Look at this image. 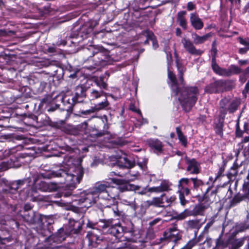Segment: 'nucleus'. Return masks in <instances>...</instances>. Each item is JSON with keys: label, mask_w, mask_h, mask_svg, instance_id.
Instances as JSON below:
<instances>
[{"label": "nucleus", "mask_w": 249, "mask_h": 249, "mask_svg": "<svg viewBox=\"0 0 249 249\" xmlns=\"http://www.w3.org/2000/svg\"><path fill=\"white\" fill-rule=\"evenodd\" d=\"M62 196H71L73 205L79 208H88L98 200L104 203L105 207H108L119 198V190L118 188L110 186L108 182H103L97 183L92 189L81 193L80 196H71L69 192L63 193Z\"/></svg>", "instance_id": "obj_1"}, {"label": "nucleus", "mask_w": 249, "mask_h": 249, "mask_svg": "<svg viewBox=\"0 0 249 249\" xmlns=\"http://www.w3.org/2000/svg\"><path fill=\"white\" fill-rule=\"evenodd\" d=\"M168 76L172 83V90L178 98L182 107L185 111H190L198 99L199 95L198 88L194 86L182 88L179 87L175 75L169 69Z\"/></svg>", "instance_id": "obj_2"}, {"label": "nucleus", "mask_w": 249, "mask_h": 249, "mask_svg": "<svg viewBox=\"0 0 249 249\" xmlns=\"http://www.w3.org/2000/svg\"><path fill=\"white\" fill-rule=\"evenodd\" d=\"M84 171L80 165H67L59 170L53 172V177L59 180L58 183L64 184L70 190L73 189L82 180Z\"/></svg>", "instance_id": "obj_3"}, {"label": "nucleus", "mask_w": 249, "mask_h": 249, "mask_svg": "<svg viewBox=\"0 0 249 249\" xmlns=\"http://www.w3.org/2000/svg\"><path fill=\"white\" fill-rule=\"evenodd\" d=\"M87 92V96L90 101H99L100 99H102V101L95 104L93 107L89 109L82 110L81 111V114L84 115L90 114L95 111L106 109L109 106V104L107 99V93L103 90L91 88L88 89Z\"/></svg>", "instance_id": "obj_4"}, {"label": "nucleus", "mask_w": 249, "mask_h": 249, "mask_svg": "<svg viewBox=\"0 0 249 249\" xmlns=\"http://www.w3.org/2000/svg\"><path fill=\"white\" fill-rule=\"evenodd\" d=\"M102 225H100L103 229L108 228L107 232L117 239H120L124 233L131 232L133 231V224L129 222L127 227L122 226L120 223H114L112 219L101 221Z\"/></svg>", "instance_id": "obj_5"}, {"label": "nucleus", "mask_w": 249, "mask_h": 249, "mask_svg": "<svg viewBox=\"0 0 249 249\" xmlns=\"http://www.w3.org/2000/svg\"><path fill=\"white\" fill-rule=\"evenodd\" d=\"M210 190V187H208L204 195V199L200 204L196 205L192 210L187 209H185L183 212L177 214L176 216V219L178 220H181L188 216L203 215L205 210L209 207L212 202V201L208 198L209 196L208 193Z\"/></svg>", "instance_id": "obj_6"}, {"label": "nucleus", "mask_w": 249, "mask_h": 249, "mask_svg": "<svg viewBox=\"0 0 249 249\" xmlns=\"http://www.w3.org/2000/svg\"><path fill=\"white\" fill-rule=\"evenodd\" d=\"M86 238L89 241V245L93 247H95V244H99L101 242H107L106 249H109L110 246L114 243L113 242L111 241V237L109 235H107L106 237H100L92 231H88Z\"/></svg>", "instance_id": "obj_7"}, {"label": "nucleus", "mask_w": 249, "mask_h": 249, "mask_svg": "<svg viewBox=\"0 0 249 249\" xmlns=\"http://www.w3.org/2000/svg\"><path fill=\"white\" fill-rule=\"evenodd\" d=\"M114 176H122V175L119 173H116L114 171L110 172L108 175V177L111 181L113 183L119 185L118 187H115L116 188H118L119 193L120 192H123L131 189L132 188L130 184L125 182L124 179L112 178Z\"/></svg>", "instance_id": "obj_8"}, {"label": "nucleus", "mask_w": 249, "mask_h": 249, "mask_svg": "<svg viewBox=\"0 0 249 249\" xmlns=\"http://www.w3.org/2000/svg\"><path fill=\"white\" fill-rule=\"evenodd\" d=\"M111 161H115L114 163H113V166H117L120 168H130L134 166L133 162L128 160L125 155L124 156H112L110 158Z\"/></svg>", "instance_id": "obj_9"}, {"label": "nucleus", "mask_w": 249, "mask_h": 249, "mask_svg": "<svg viewBox=\"0 0 249 249\" xmlns=\"http://www.w3.org/2000/svg\"><path fill=\"white\" fill-rule=\"evenodd\" d=\"M103 50V48L99 46H89L87 48V51L91 52L92 56L95 54L98 55L99 60L97 61V63L99 65L103 66L106 65L107 62L108 57L107 55L103 54V53L101 52Z\"/></svg>", "instance_id": "obj_10"}, {"label": "nucleus", "mask_w": 249, "mask_h": 249, "mask_svg": "<svg viewBox=\"0 0 249 249\" xmlns=\"http://www.w3.org/2000/svg\"><path fill=\"white\" fill-rule=\"evenodd\" d=\"M139 39H140V42L144 44H148L149 40L152 41L153 47L155 49L159 47L158 41L155 39L154 35L149 30L142 31V34L140 35Z\"/></svg>", "instance_id": "obj_11"}, {"label": "nucleus", "mask_w": 249, "mask_h": 249, "mask_svg": "<svg viewBox=\"0 0 249 249\" xmlns=\"http://www.w3.org/2000/svg\"><path fill=\"white\" fill-rule=\"evenodd\" d=\"M25 181V179H19L11 182L8 184V189H5L4 191L9 194H13L14 196H12V198L16 199L19 196V194L18 192V189L23 186Z\"/></svg>", "instance_id": "obj_12"}, {"label": "nucleus", "mask_w": 249, "mask_h": 249, "mask_svg": "<svg viewBox=\"0 0 249 249\" xmlns=\"http://www.w3.org/2000/svg\"><path fill=\"white\" fill-rule=\"evenodd\" d=\"M225 82L222 80H218L211 83L205 88V91L208 93H216L223 91Z\"/></svg>", "instance_id": "obj_13"}, {"label": "nucleus", "mask_w": 249, "mask_h": 249, "mask_svg": "<svg viewBox=\"0 0 249 249\" xmlns=\"http://www.w3.org/2000/svg\"><path fill=\"white\" fill-rule=\"evenodd\" d=\"M181 43L186 51L192 55H200L203 53L202 51L196 49L189 39L183 38L181 40Z\"/></svg>", "instance_id": "obj_14"}, {"label": "nucleus", "mask_w": 249, "mask_h": 249, "mask_svg": "<svg viewBox=\"0 0 249 249\" xmlns=\"http://www.w3.org/2000/svg\"><path fill=\"white\" fill-rule=\"evenodd\" d=\"M187 164L186 170L191 174H197L199 172L200 164L195 159H190L187 157L185 158Z\"/></svg>", "instance_id": "obj_15"}, {"label": "nucleus", "mask_w": 249, "mask_h": 249, "mask_svg": "<svg viewBox=\"0 0 249 249\" xmlns=\"http://www.w3.org/2000/svg\"><path fill=\"white\" fill-rule=\"evenodd\" d=\"M172 185L168 180H163L158 186L152 187L148 188V192L159 193L163 192L168 191L171 190L170 187Z\"/></svg>", "instance_id": "obj_16"}, {"label": "nucleus", "mask_w": 249, "mask_h": 249, "mask_svg": "<svg viewBox=\"0 0 249 249\" xmlns=\"http://www.w3.org/2000/svg\"><path fill=\"white\" fill-rule=\"evenodd\" d=\"M245 242L247 244L246 249H249V237L240 239H234V238L231 237L230 245H231V249H238Z\"/></svg>", "instance_id": "obj_17"}, {"label": "nucleus", "mask_w": 249, "mask_h": 249, "mask_svg": "<svg viewBox=\"0 0 249 249\" xmlns=\"http://www.w3.org/2000/svg\"><path fill=\"white\" fill-rule=\"evenodd\" d=\"M165 236L174 242H177L181 238V235L176 227L169 228L165 232Z\"/></svg>", "instance_id": "obj_18"}, {"label": "nucleus", "mask_w": 249, "mask_h": 249, "mask_svg": "<svg viewBox=\"0 0 249 249\" xmlns=\"http://www.w3.org/2000/svg\"><path fill=\"white\" fill-rule=\"evenodd\" d=\"M58 186L54 182L41 181L38 184V189L42 192H52L57 190Z\"/></svg>", "instance_id": "obj_19"}, {"label": "nucleus", "mask_w": 249, "mask_h": 249, "mask_svg": "<svg viewBox=\"0 0 249 249\" xmlns=\"http://www.w3.org/2000/svg\"><path fill=\"white\" fill-rule=\"evenodd\" d=\"M87 94L85 87L83 85H79L76 87L75 89V96L73 98L74 103H80L82 102V98L85 97Z\"/></svg>", "instance_id": "obj_20"}, {"label": "nucleus", "mask_w": 249, "mask_h": 249, "mask_svg": "<svg viewBox=\"0 0 249 249\" xmlns=\"http://www.w3.org/2000/svg\"><path fill=\"white\" fill-rule=\"evenodd\" d=\"M190 22L192 26L196 30H200L203 27V23L196 13L190 14Z\"/></svg>", "instance_id": "obj_21"}, {"label": "nucleus", "mask_w": 249, "mask_h": 249, "mask_svg": "<svg viewBox=\"0 0 249 249\" xmlns=\"http://www.w3.org/2000/svg\"><path fill=\"white\" fill-rule=\"evenodd\" d=\"M189 181L190 179L187 178H182L179 180L178 190L179 195L184 196L189 194L190 189L186 186L188 184Z\"/></svg>", "instance_id": "obj_22"}, {"label": "nucleus", "mask_w": 249, "mask_h": 249, "mask_svg": "<svg viewBox=\"0 0 249 249\" xmlns=\"http://www.w3.org/2000/svg\"><path fill=\"white\" fill-rule=\"evenodd\" d=\"M23 218L25 221L30 224L35 223L40 219L38 214L34 212H25Z\"/></svg>", "instance_id": "obj_23"}, {"label": "nucleus", "mask_w": 249, "mask_h": 249, "mask_svg": "<svg viewBox=\"0 0 249 249\" xmlns=\"http://www.w3.org/2000/svg\"><path fill=\"white\" fill-rule=\"evenodd\" d=\"M146 143L150 147L157 152H161L162 150V143L158 139H149L146 141Z\"/></svg>", "instance_id": "obj_24"}, {"label": "nucleus", "mask_w": 249, "mask_h": 249, "mask_svg": "<svg viewBox=\"0 0 249 249\" xmlns=\"http://www.w3.org/2000/svg\"><path fill=\"white\" fill-rule=\"evenodd\" d=\"M212 67L213 71L217 74L226 76L227 75V71H226V69L221 68L216 63L215 58L214 56L212 58Z\"/></svg>", "instance_id": "obj_25"}, {"label": "nucleus", "mask_w": 249, "mask_h": 249, "mask_svg": "<svg viewBox=\"0 0 249 249\" xmlns=\"http://www.w3.org/2000/svg\"><path fill=\"white\" fill-rule=\"evenodd\" d=\"M146 203L148 206H154L157 207H162L164 203V198L161 197H153L151 200H147Z\"/></svg>", "instance_id": "obj_26"}, {"label": "nucleus", "mask_w": 249, "mask_h": 249, "mask_svg": "<svg viewBox=\"0 0 249 249\" xmlns=\"http://www.w3.org/2000/svg\"><path fill=\"white\" fill-rule=\"evenodd\" d=\"M238 145L239 149L243 150L244 154L249 155V135L244 137Z\"/></svg>", "instance_id": "obj_27"}, {"label": "nucleus", "mask_w": 249, "mask_h": 249, "mask_svg": "<svg viewBox=\"0 0 249 249\" xmlns=\"http://www.w3.org/2000/svg\"><path fill=\"white\" fill-rule=\"evenodd\" d=\"M212 36V33H208L203 36H199L196 34H194L193 36L194 42L196 44H200L207 41Z\"/></svg>", "instance_id": "obj_28"}, {"label": "nucleus", "mask_w": 249, "mask_h": 249, "mask_svg": "<svg viewBox=\"0 0 249 249\" xmlns=\"http://www.w3.org/2000/svg\"><path fill=\"white\" fill-rule=\"evenodd\" d=\"M230 101L227 98L222 99L220 102V112L221 113V116L222 117V120L224 119L225 115L227 113L228 110V107L229 106Z\"/></svg>", "instance_id": "obj_29"}, {"label": "nucleus", "mask_w": 249, "mask_h": 249, "mask_svg": "<svg viewBox=\"0 0 249 249\" xmlns=\"http://www.w3.org/2000/svg\"><path fill=\"white\" fill-rule=\"evenodd\" d=\"M187 225L189 228L195 229L196 231H198L202 226V224L200 223V220L197 219L188 221Z\"/></svg>", "instance_id": "obj_30"}, {"label": "nucleus", "mask_w": 249, "mask_h": 249, "mask_svg": "<svg viewBox=\"0 0 249 249\" xmlns=\"http://www.w3.org/2000/svg\"><path fill=\"white\" fill-rule=\"evenodd\" d=\"M185 12H180L178 14L177 21L179 23V25L184 29L187 28L186 20L184 17Z\"/></svg>", "instance_id": "obj_31"}, {"label": "nucleus", "mask_w": 249, "mask_h": 249, "mask_svg": "<svg viewBox=\"0 0 249 249\" xmlns=\"http://www.w3.org/2000/svg\"><path fill=\"white\" fill-rule=\"evenodd\" d=\"M94 81L97 86L99 87V89L104 90L107 89V85L104 81V78L103 76H100L99 77L96 78Z\"/></svg>", "instance_id": "obj_32"}, {"label": "nucleus", "mask_w": 249, "mask_h": 249, "mask_svg": "<svg viewBox=\"0 0 249 249\" xmlns=\"http://www.w3.org/2000/svg\"><path fill=\"white\" fill-rule=\"evenodd\" d=\"M242 191L244 197L249 199V173L248 174L243 185Z\"/></svg>", "instance_id": "obj_33"}, {"label": "nucleus", "mask_w": 249, "mask_h": 249, "mask_svg": "<svg viewBox=\"0 0 249 249\" xmlns=\"http://www.w3.org/2000/svg\"><path fill=\"white\" fill-rule=\"evenodd\" d=\"M230 240L231 237L227 239H223L221 237H219L216 239V245L222 249H224L230 245Z\"/></svg>", "instance_id": "obj_34"}, {"label": "nucleus", "mask_w": 249, "mask_h": 249, "mask_svg": "<svg viewBox=\"0 0 249 249\" xmlns=\"http://www.w3.org/2000/svg\"><path fill=\"white\" fill-rule=\"evenodd\" d=\"M227 75L226 76H230L234 74H238L242 72V69L235 65H231L229 69H226Z\"/></svg>", "instance_id": "obj_35"}, {"label": "nucleus", "mask_w": 249, "mask_h": 249, "mask_svg": "<svg viewBox=\"0 0 249 249\" xmlns=\"http://www.w3.org/2000/svg\"><path fill=\"white\" fill-rule=\"evenodd\" d=\"M81 34V32H79V33H72L70 36V37H69V38L67 39V40H69L70 39V38H72V39H77V42H75L74 41V40H71L70 41L72 43H76L78 42H79L81 40H82L84 36L83 35H80Z\"/></svg>", "instance_id": "obj_36"}, {"label": "nucleus", "mask_w": 249, "mask_h": 249, "mask_svg": "<svg viewBox=\"0 0 249 249\" xmlns=\"http://www.w3.org/2000/svg\"><path fill=\"white\" fill-rule=\"evenodd\" d=\"M240 167V166L236 163H234L232 166L231 168L230 172L228 174L229 178L232 177L236 176L238 174V169Z\"/></svg>", "instance_id": "obj_37"}, {"label": "nucleus", "mask_w": 249, "mask_h": 249, "mask_svg": "<svg viewBox=\"0 0 249 249\" xmlns=\"http://www.w3.org/2000/svg\"><path fill=\"white\" fill-rule=\"evenodd\" d=\"M176 131L178 134V136L179 140L181 142L182 144L184 146L187 145V140L186 137L183 135L182 133L181 129L179 127L176 128Z\"/></svg>", "instance_id": "obj_38"}, {"label": "nucleus", "mask_w": 249, "mask_h": 249, "mask_svg": "<svg viewBox=\"0 0 249 249\" xmlns=\"http://www.w3.org/2000/svg\"><path fill=\"white\" fill-rule=\"evenodd\" d=\"M239 105V102L237 100H234L230 102L229 107H228V110L230 113H233L237 110V107Z\"/></svg>", "instance_id": "obj_39"}, {"label": "nucleus", "mask_w": 249, "mask_h": 249, "mask_svg": "<svg viewBox=\"0 0 249 249\" xmlns=\"http://www.w3.org/2000/svg\"><path fill=\"white\" fill-rule=\"evenodd\" d=\"M248 221L245 222V223H241L238 225H237L236 228V229L239 231H244L246 229L249 228V214L247 216Z\"/></svg>", "instance_id": "obj_40"}, {"label": "nucleus", "mask_w": 249, "mask_h": 249, "mask_svg": "<svg viewBox=\"0 0 249 249\" xmlns=\"http://www.w3.org/2000/svg\"><path fill=\"white\" fill-rule=\"evenodd\" d=\"M131 187V190H134L137 193L140 195H145L147 192H148V188L146 187H143L141 189L140 187L138 186H132L130 185ZM131 190V189L128 190Z\"/></svg>", "instance_id": "obj_41"}, {"label": "nucleus", "mask_w": 249, "mask_h": 249, "mask_svg": "<svg viewBox=\"0 0 249 249\" xmlns=\"http://www.w3.org/2000/svg\"><path fill=\"white\" fill-rule=\"evenodd\" d=\"M161 196L164 198V203L166 202L168 205L174 202L176 199V196L174 195L169 196L163 194L161 195Z\"/></svg>", "instance_id": "obj_42"}, {"label": "nucleus", "mask_w": 249, "mask_h": 249, "mask_svg": "<svg viewBox=\"0 0 249 249\" xmlns=\"http://www.w3.org/2000/svg\"><path fill=\"white\" fill-rule=\"evenodd\" d=\"M121 202L125 205L130 206L131 207H134L135 205V198L132 197L129 200L126 199H122Z\"/></svg>", "instance_id": "obj_43"}, {"label": "nucleus", "mask_w": 249, "mask_h": 249, "mask_svg": "<svg viewBox=\"0 0 249 249\" xmlns=\"http://www.w3.org/2000/svg\"><path fill=\"white\" fill-rule=\"evenodd\" d=\"M223 121L224 120H223L222 119V121H220L219 123L216 125L215 127V133L219 135L220 137L223 136Z\"/></svg>", "instance_id": "obj_44"}, {"label": "nucleus", "mask_w": 249, "mask_h": 249, "mask_svg": "<svg viewBox=\"0 0 249 249\" xmlns=\"http://www.w3.org/2000/svg\"><path fill=\"white\" fill-rule=\"evenodd\" d=\"M64 233V229H60L58 232L55 235V237L57 239V241L61 242L64 241L66 238V235L63 234Z\"/></svg>", "instance_id": "obj_45"}, {"label": "nucleus", "mask_w": 249, "mask_h": 249, "mask_svg": "<svg viewBox=\"0 0 249 249\" xmlns=\"http://www.w3.org/2000/svg\"><path fill=\"white\" fill-rule=\"evenodd\" d=\"M193 182V189L197 190L198 188L203 185L202 181L197 178H191L189 179Z\"/></svg>", "instance_id": "obj_46"}, {"label": "nucleus", "mask_w": 249, "mask_h": 249, "mask_svg": "<svg viewBox=\"0 0 249 249\" xmlns=\"http://www.w3.org/2000/svg\"><path fill=\"white\" fill-rule=\"evenodd\" d=\"M80 222H82V223H83L84 220H82L81 221L78 222V221H75L74 219H70L69 225H70L71 231H73V230L76 231L77 230V229L75 227V225L76 224H78V225L77 226V229H80L81 228V226L80 225Z\"/></svg>", "instance_id": "obj_47"}, {"label": "nucleus", "mask_w": 249, "mask_h": 249, "mask_svg": "<svg viewBox=\"0 0 249 249\" xmlns=\"http://www.w3.org/2000/svg\"><path fill=\"white\" fill-rule=\"evenodd\" d=\"M13 166L8 162L2 161L0 162V171H5L7 169L13 167Z\"/></svg>", "instance_id": "obj_48"}, {"label": "nucleus", "mask_w": 249, "mask_h": 249, "mask_svg": "<svg viewBox=\"0 0 249 249\" xmlns=\"http://www.w3.org/2000/svg\"><path fill=\"white\" fill-rule=\"evenodd\" d=\"M177 67L179 72L178 82H180L181 85H183V73L184 71V68L183 67H179V64H177Z\"/></svg>", "instance_id": "obj_49"}, {"label": "nucleus", "mask_w": 249, "mask_h": 249, "mask_svg": "<svg viewBox=\"0 0 249 249\" xmlns=\"http://www.w3.org/2000/svg\"><path fill=\"white\" fill-rule=\"evenodd\" d=\"M245 199H247V198L244 197L243 194H237L233 197L232 199V202L234 204H237Z\"/></svg>", "instance_id": "obj_50"}, {"label": "nucleus", "mask_w": 249, "mask_h": 249, "mask_svg": "<svg viewBox=\"0 0 249 249\" xmlns=\"http://www.w3.org/2000/svg\"><path fill=\"white\" fill-rule=\"evenodd\" d=\"M52 64V62L48 59L42 60L38 62V64H37V66L38 67H47L50 66Z\"/></svg>", "instance_id": "obj_51"}, {"label": "nucleus", "mask_w": 249, "mask_h": 249, "mask_svg": "<svg viewBox=\"0 0 249 249\" xmlns=\"http://www.w3.org/2000/svg\"><path fill=\"white\" fill-rule=\"evenodd\" d=\"M104 221L103 220H100L99 221V222L98 223H93L90 221H89V220H88V223L87 224V226L89 228H91V229H95L96 228V225H98V226L99 227H101L100 226V225H102L100 223V221Z\"/></svg>", "instance_id": "obj_52"}, {"label": "nucleus", "mask_w": 249, "mask_h": 249, "mask_svg": "<svg viewBox=\"0 0 249 249\" xmlns=\"http://www.w3.org/2000/svg\"><path fill=\"white\" fill-rule=\"evenodd\" d=\"M245 132L244 130H241L239 127V123L237 122L236 125V136L237 137H241L243 136V133Z\"/></svg>", "instance_id": "obj_53"}, {"label": "nucleus", "mask_w": 249, "mask_h": 249, "mask_svg": "<svg viewBox=\"0 0 249 249\" xmlns=\"http://www.w3.org/2000/svg\"><path fill=\"white\" fill-rule=\"evenodd\" d=\"M126 247L127 246L125 243H123L118 241L114 247V249H123Z\"/></svg>", "instance_id": "obj_54"}, {"label": "nucleus", "mask_w": 249, "mask_h": 249, "mask_svg": "<svg viewBox=\"0 0 249 249\" xmlns=\"http://www.w3.org/2000/svg\"><path fill=\"white\" fill-rule=\"evenodd\" d=\"M224 171V168L222 167L219 168L218 172L216 174V177L214 178V181H215L216 179H217L219 177L222 176V174Z\"/></svg>", "instance_id": "obj_55"}, {"label": "nucleus", "mask_w": 249, "mask_h": 249, "mask_svg": "<svg viewBox=\"0 0 249 249\" xmlns=\"http://www.w3.org/2000/svg\"><path fill=\"white\" fill-rule=\"evenodd\" d=\"M239 42L243 45L246 46V47H249V39H244L242 38H239Z\"/></svg>", "instance_id": "obj_56"}, {"label": "nucleus", "mask_w": 249, "mask_h": 249, "mask_svg": "<svg viewBox=\"0 0 249 249\" xmlns=\"http://www.w3.org/2000/svg\"><path fill=\"white\" fill-rule=\"evenodd\" d=\"M179 198L180 204L182 206H185L188 202L187 200H186L185 199L184 196H183V195H179Z\"/></svg>", "instance_id": "obj_57"}, {"label": "nucleus", "mask_w": 249, "mask_h": 249, "mask_svg": "<svg viewBox=\"0 0 249 249\" xmlns=\"http://www.w3.org/2000/svg\"><path fill=\"white\" fill-rule=\"evenodd\" d=\"M68 133L71 135H76L78 133V131L73 126H71L70 131Z\"/></svg>", "instance_id": "obj_58"}, {"label": "nucleus", "mask_w": 249, "mask_h": 249, "mask_svg": "<svg viewBox=\"0 0 249 249\" xmlns=\"http://www.w3.org/2000/svg\"><path fill=\"white\" fill-rule=\"evenodd\" d=\"M195 8V4L191 1L189 2L187 4V9L189 11H192Z\"/></svg>", "instance_id": "obj_59"}, {"label": "nucleus", "mask_w": 249, "mask_h": 249, "mask_svg": "<svg viewBox=\"0 0 249 249\" xmlns=\"http://www.w3.org/2000/svg\"><path fill=\"white\" fill-rule=\"evenodd\" d=\"M248 50H249V47L242 48L239 49V53L241 54H245Z\"/></svg>", "instance_id": "obj_60"}, {"label": "nucleus", "mask_w": 249, "mask_h": 249, "mask_svg": "<svg viewBox=\"0 0 249 249\" xmlns=\"http://www.w3.org/2000/svg\"><path fill=\"white\" fill-rule=\"evenodd\" d=\"M6 241L7 242H9L10 241V239L9 238H1L0 236V242L3 244L4 243V241Z\"/></svg>", "instance_id": "obj_61"}, {"label": "nucleus", "mask_w": 249, "mask_h": 249, "mask_svg": "<svg viewBox=\"0 0 249 249\" xmlns=\"http://www.w3.org/2000/svg\"><path fill=\"white\" fill-rule=\"evenodd\" d=\"M67 44V41H65L64 40H61L60 41H58L57 43V45L58 46H60V45H63V46H65Z\"/></svg>", "instance_id": "obj_62"}, {"label": "nucleus", "mask_w": 249, "mask_h": 249, "mask_svg": "<svg viewBox=\"0 0 249 249\" xmlns=\"http://www.w3.org/2000/svg\"><path fill=\"white\" fill-rule=\"evenodd\" d=\"M47 50L49 53H54L55 52V48L53 46L50 47Z\"/></svg>", "instance_id": "obj_63"}, {"label": "nucleus", "mask_w": 249, "mask_h": 249, "mask_svg": "<svg viewBox=\"0 0 249 249\" xmlns=\"http://www.w3.org/2000/svg\"><path fill=\"white\" fill-rule=\"evenodd\" d=\"M181 30L178 28L176 29V34L177 36H180V35H181Z\"/></svg>", "instance_id": "obj_64"}]
</instances>
